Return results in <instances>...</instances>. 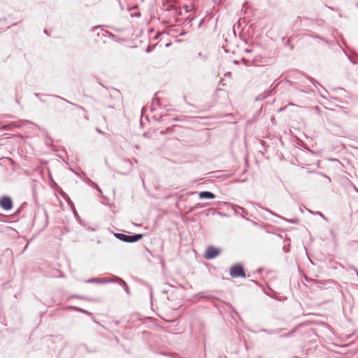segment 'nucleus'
Listing matches in <instances>:
<instances>
[{
  "mask_svg": "<svg viewBox=\"0 0 358 358\" xmlns=\"http://www.w3.org/2000/svg\"><path fill=\"white\" fill-rule=\"evenodd\" d=\"M114 236L119 240L126 243H134L141 240L143 235L141 234H136L134 235H128L120 233H115Z\"/></svg>",
  "mask_w": 358,
  "mask_h": 358,
  "instance_id": "1",
  "label": "nucleus"
},
{
  "mask_svg": "<svg viewBox=\"0 0 358 358\" xmlns=\"http://www.w3.org/2000/svg\"><path fill=\"white\" fill-rule=\"evenodd\" d=\"M229 274L232 278H245V273L243 266L240 264H236L230 268Z\"/></svg>",
  "mask_w": 358,
  "mask_h": 358,
  "instance_id": "2",
  "label": "nucleus"
},
{
  "mask_svg": "<svg viewBox=\"0 0 358 358\" xmlns=\"http://www.w3.org/2000/svg\"><path fill=\"white\" fill-rule=\"evenodd\" d=\"M221 252L219 248H215L213 245L207 247L204 255V258L206 259H213L218 256Z\"/></svg>",
  "mask_w": 358,
  "mask_h": 358,
  "instance_id": "3",
  "label": "nucleus"
},
{
  "mask_svg": "<svg viewBox=\"0 0 358 358\" xmlns=\"http://www.w3.org/2000/svg\"><path fill=\"white\" fill-rule=\"evenodd\" d=\"M0 206L5 210H9L13 208V201L10 197L3 196L0 199Z\"/></svg>",
  "mask_w": 358,
  "mask_h": 358,
  "instance_id": "4",
  "label": "nucleus"
},
{
  "mask_svg": "<svg viewBox=\"0 0 358 358\" xmlns=\"http://www.w3.org/2000/svg\"><path fill=\"white\" fill-rule=\"evenodd\" d=\"M158 93H155L154 97L152 98V101L151 104V110H156L157 108H160L162 106H164L163 105L160 98L158 96Z\"/></svg>",
  "mask_w": 358,
  "mask_h": 358,
  "instance_id": "5",
  "label": "nucleus"
},
{
  "mask_svg": "<svg viewBox=\"0 0 358 358\" xmlns=\"http://www.w3.org/2000/svg\"><path fill=\"white\" fill-rule=\"evenodd\" d=\"M199 196L201 199H213L215 198V195L213 193H212L211 192H208V191H203V192H199Z\"/></svg>",
  "mask_w": 358,
  "mask_h": 358,
  "instance_id": "6",
  "label": "nucleus"
},
{
  "mask_svg": "<svg viewBox=\"0 0 358 358\" xmlns=\"http://www.w3.org/2000/svg\"><path fill=\"white\" fill-rule=\"evenodd\" d=\"M27 122H29L28 121H21L19 124H17V123H12V124H6V125H4V126L1 127V129H2V130H10L13 127H20L22 124H24L25 123H27Z\"/></svg>",
  "mask_w": 358,
  "mask_h": 358,
  "instance_id": "7",
  "label": "nucleus"
},
{
  "mask_svg": "<svg viewBox=\"0 0 358 358\" xmlns=\"http://www.w3.org/2000/svg\"><path fill=\"white\" fill-rule=\"evenodd\" d=\"M87 283H103V278H93L86 281Z\"/></svg>",
  "mask_w": 358,
  "mask_h": 358,
  "instance_id": "8",
  "label": "nucleus"
},
{
  "mask_svg": "<svg viewBox=\"0 0 358 358\" xmlns=\"http://www.w3.org/2000/svg\"><path fill=\"white\" fill-rule=\"evenodd\" d=\"M77 113L79 115H83L86 120H88L86 111L82 107H77Z\"/></svg>",
  "mask_w": 358,
  "mask_h": 358,
  "instance_id": "9",
  "label": "nucleus"
},
{
  "mask_svg": "<svg viewBox=\"0 0 358 358\" xmlns=\"http://www.w3.org/2000/svg\"><path fill=\"white\" fill-rule=\"evenodd\" d=\"M117 280L118 282H120V284L121 285H122V286L124 287V290H125V292H126L127 294H129V287H128V286H127V283H126L124 280H122L121 278H117Z\"/></svg>",
  "mask_w": 358,
  "mask_h": 358,
  "instance_id": "10",
  "label": "nucleus"
},
{
  "mask_svg": "<svg viewBox=\"0 0 358 358\" xmlns=\"http://www.w3.org/2000/svg\"><path fill=\"white\" fill-rule=\"evenodd\" d=\"M308 36L311 38H318V39H320L326 43H327V39L321 36H319V35H317V34H308Z\"/></svg>",
  "mask_w": 358,
  "mask_h": 358,
  "instance_id": "11",
  "label": "nucleus"
},
{
  "mask_svg": "<svg viewBox=\"0 0 358 358\" xmlns=\"http://www.w3.org/2000/svg\"><path fill=\"white\" fill-rule=\"evenodd\" d=\"M171 10H174L176 14L178 15H182V10L180 8H176L175 6H171Z\"/></svg>",
  "mask_w": 358,
  "mask_h": 358,
  "instance_id": "12",
  "label": "nucleus"
},
{
  "mask_svg": "<svg viewBox=\"0 0 358 358\" xmlns=\"http://www.w3.org/2000/svg\"><path fill=\"white\" fill-rule=\"evenodd\" d=\"M101 31H102V35H103V36H110V37H111V38L115 37L114 34H112V33H110V31H106V30H101Z\"/></svg>",
  "mask_w": 358,
  "mask_h": 358,
  "instance_id": "13",
  "label": "nucleus"
},
{
  "mask_svg": "<svg viewBox=\"0 0 358 358\" xmlns=\"http://www.w3.org/2000/svg\"><path fill=\"white\" fill-rule=\"evenodd\" d=\"M310 80L313 82L315 85V87H323L317 80H315L314 78H310Z\"/></svg>",
  "mask_w": 358,
  "mask_h": 358,
  "instance_id": "14",
  "label": "nucleus"
},
{
  "mask_svg": "<svg viewBox=\"0 0 358 358\" xmlns=\"http://www.w3.org/2000/svg\"><path fill=\"white\" fill-rule=\"evenodd\" d=\"M78 310H79L80 312L81 313H83L85 314H87V315H91V313L90 312H88L87 310H85L84 309H82V308H77Z\"/></svg>",
  "mask_w": 358,
  "mask_h": 358,
  "instance_id": "15",
  "label": "nucleus"
},
{
  "mask_svg": "<svg viewBox=\"0 0 358 358\" xmlns=\"http://www.w3.org/2000/svg\"><path fill=\"white\" fill-rule=\"evenodd\" d=\"M316 22L318 24V25H322L324 24V20L322 19L316 20Z\"/></svg>",
  "mask_w": 358,
  "mask_h": 358,
  "instance_id": "16",
  "label": "nucleus"
},
{
  "mask_svg": "<svg viewBox=\"0 0 358 358\" xmlns=\"http://www.w3.org/2000/svg\"><path fill=\"white\" fill-rule=\"evenodd\" d=\"M152 49H153V48H152V47H151V46H148V47L146 48L145 52H148V53H149V52H152Z\"/></svg>",
  "mask_w": 358,
  "mask_h": 358,
  "instance_id": "17",
  "label": "nucleus"
},
{
  "mask_svg": "<svg viewBox=\"0 0 358 358\" xmlns=\"http://www.w3.org/2000/svg\"><path fill=\"white\" fill-rule=\"evenodd\" d=\"M110 282H112L111 279H110V278H103V283Z\"/></svg>",
  "mask_w": 358,
  "mask_h": 358,
  "instance_id": "18",
  "label": "nucleus"
},
{
  "mask_svg": "<svg viewBox=\"0 0 358 358\" xmlns=\"http://www.w3.org/2000/svg\"><path fill=\"white\" fill-rule=\"evenodd\" d=\"M96 131L98 133H99V134H103V132L100 129H99V128H96Z\"/></svg>",
  "mask_w": 358,
  "mask_h": 358,
  "instance_id": "19",
  "label": "nucleus"
},
{
  "mask_svg": "<svg viewBox=\"0 0 358 358\" xmlns=\"http://www.w3.org/2000/svg\"><path fill=\"white\" fill-rule=\"evenodd\" d=\"M138 8V6H133V7H131V8H128V10H131V9H136V8Z\"/></svg>",
  "mask_w": 358,
  "mask_h": 358,
  "instance_id": "20",
  "label": "nucleus"
},
{
  "mask_svg": "<svg viewBox=\"0 0 358 358\" xmlns=\"http://www.w3.org/2000/svg\"><path fill=\"white\" fill-rule=\"evenodd\" d=\"M203 20H204V19H201V21H200V22H199V27H200L201 26V24H203Z\"/></svg>",
  "mask_w": 358,
  "mask_h": 358,
  "instance_id": "21",
  "label": "nucleus"
},
{
  "mask_svg": "<svg viewBox=\"0 0 358 358\" xmlns=\"http://www.w3.org/2000/svg\"><path fill=\"white\" fill-rule=\"evenodd\" d=\"M117 1L119 2V3H120V6L121 9H122V10H124V8H123V6H122V3H121V2H120V0H117Z\"/></svg>",
  "mask_w": 358,
  "mask_h": 358,
  "instance_id": "22",
  "label": "nucleus"
},
{
  "mask_svg": "<svg viewBox=\"0 0 358 358\" xmlns=\"http://www.w3.org/2000/svg\"><path fill=\"white\" fill-rule=\"evenodd\" d=\"M184 8H185V9L186 10V12H187V13H188V12H189V10H188V6L185 5V6H184Z\"/></svg>",
  "mask_w": 358,
  "mask_h": 358,
  "instance_id": "23",
  "label": "nucleus"
},
{
  "mask_svg": "<svg viewBox=\"0 0 358 358\" xmlns=\"http://www.w3.org/2000/svg\"><path fill=\"white\" fill-rule=\"evenodd\" d=\"M285 108H286V106H285V107H283V108H280L279 109V111H282V110H284Z\"/></svg>",
  "mask_w": 358,
  "mask_h": 358,
  "instance_id": "24",
  "label": "nucleus"
},
{
  "mask_svg": "<svg viewBox=\"0 0 358 358\" xmlns=\"http://www.w3.org/2000/svg\"><path fill=\"white\" fill-rule=\"evenodd\" d=\"M187 20H189V22H192L194 20V17H187Z\"/></svg>",
  "mask_w": 358,
  "mask_h": 358,
  "instance_id": "25",
  "label": "nucleus"
},
{
  "mask_svg": "<svg viewBox=\"0 0 358 358\" xmlns=\"http://www.w3.org/2000/svg\"><path fill=\"white\" fill-rule=\"evenodd\" d=\"M354 189L355 192H358V188L355 186H354Z\"/></svg>",
  "mask_w": 358,
  "mask_h": 358,
  "instance_id": "26",
  "label": "nucleus"
},
{
  "mask_svg": "<svg viewBox=\"0 0 358 358\" xmlns=\"http://www.w3.org/2000/svg\"><path fill=\"white\" fill-rule=\"evenodd\" d=\"M245 52H252V50H250V49H245Z\"/></svg>",
  "mask_w": 358,
  "mask_h": 358,
  "instance_id": "27",
  "label": "nucleus"
},
{
  "mask_svg": "<svg viewBox=\"0 0 358 358\" xmlns=\"http://www.w3.org/2000/svg\"><path fill=\"white\" fill-rule=\"evenodd\" d=\"M280 85V83H278L272 90H275V88L278 87Z\"/></svg>",
  "mask_w": 358,
  "mask_h": 358,
  "instance_id": "28",
  "label": "nucleus"
},
{
  "mask_svg": "<svg viewBox=\"0 0 358 358\" xmlns=\"http://www.w3.org/2000/svg\"><path fill=\"white\" fill-rule=\"evenodd\" d=\"M335 90H345L344 88L340 87H338V88H336Z\"/></svg>",
  "mask_w": 358,
  "mask_h": 358,
  "instance_id": "29",
  "label": "nucleus"
},
{
  "mask_svg": "<svg viewBox=\"0 0 358 358\" xmlns=\"http://www.w3.org/2000/svg\"><path fill=\"white\" fill-rule=\"evenodd\" d=\"M304 20H310V18H308V17H303Z\"/></svg>",
  "mask_w": 358,
  "mask_h": 358,
  "instance_id": "30",
  "label": "nucleus"
},
{
  "mask_svg": "<svg viewBox=\"0 0 358 358\" xmlns=\"http://www.w3.org/2000/svg\"><path fill=\"white\" fill-rule=\"evenodd\" d=\"M318 214L321 215L322 217H324L323 215L321 213L319 212Z\"/></svg>",
  "mask_w": 358,
  "mask_h": 358,
  "instance_id": "31",
  "label": "nucleus"
},
{
  "mask_svg": "<svg viewBox=\"0 0 358 358\" xmlns=\"http://www.w3.org/2000/svg\"><path fill=\"white\" fill-rule=\"evenodd\" d=\"M44 33H45V34H48V31H47V30H46V29H45V30H44Z\"/></svg>",
  "mask_w": 358,
  "mask_h": 358,
  "instance_id": "32",
  "label": "nucleus"
},
{
  "mask_svg": "<svg viewBox=\"0 0 358 358\" xmlns=\"http://www.w3.org/2000/svg\"><path fill=\"white\" fill-rule=\"evenodd\" d=\"M267 211L269 212L271 214H273L271 211H270V210H267Z\"/></svg>",
  "mask_w": 358,
  "mask_h": 358,
  "instance_id": "33",
  "label": "nucleus"
},
{
  "mask_svg": "<svg viewBox=\"0 0 358 358\" xmlns=\"http://www.w3.org/2000/svg\"><path fill=\"white\" fill-rule=\"evenodd\" d=\"M135 15H136V16H140V15H141V14H140V13H138V14H136Z\"/></svg>",
  "mask_w": 358,
  "mask_h": 358,
  "instance_id": "34",
  "label": "nucleus"
},
{
  "mask_svg": "<svg viewBox=\"0 0 358 358\" xmlns=\"http://www.w3.org/2000/svg\"><path fill=\"white\" fill-rule=\"evenodd\" d=\"M349 59L350 60L351 62L355 63L353 60H352L350 58H349Z\"/></svg>",
  "mask_w": 358,
  "mask_h": 358,
  "instance_id": "35",
  "label": "nucleus"
},
{
  "mask_svg": "<svg viewBox=\"0 0 358 358\" xmlns=\"http://www.w3.org/2000/svg\"><path fill=\"white\" fill-rule=\"evenodd\" d=\"M34 95H35L36 96H38V94H36V93H35V94H34Z\"/></svg>",
  "mask_w": 358,
  "mask_h": 358,
  "instance_id": "36",
  "label": "nucleus"
},
{
  "mask_svg": "<svg viewBox=\"0 0 358 358\" xmlns=\"http://www.w3.org/2000/svg\"><path fill=\"white\" fill-rule=\"evenodd\" d=\"M357 6H358V3H357Z\"/></svg>",
  "mask_w": 358,
  "mask_h": 358,
  "instance_id": "37",
  "label": "nucleus"
}]
</instances>
